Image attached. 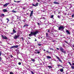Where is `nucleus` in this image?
<instances>
[{"label":"nucleus","mask_w":74,"mask_h":74,"mask_svg":"<svg viewBox=\"0 0 74 74\" xmlns=\"http://www.w3.org/2000/svg\"><path fill=\"white\" fill-rule=\"evenodd\" d=\"M30 33H31L28 35L29 37H31L32 36H34L35 37H36V35H37V34L39 33V32L38 31H36L34 32H30Z\"/></svg>","instance_id":"f257e3e1"},{"label":"nucleus","mask_w":74,"mask_h":74,"mask_svg":"<svg viewBox=\"0 0 74 74\" xmlns=\"http://www.w3.org/2000/svg\"><path fill=\"white\" fill-rule=\"evenodd\" d=\"M64 27L63 26H61L58 27V29L59 30H64Z\"/></svg>","instance_id":"f03ea898"},{"label":"nucleus","mask_w":74,"mask_h":74,"mask_svg":"<svg viewBox=\"0 0 74 74\" xmlns=\"http://www.w3.org/2000/svg\"><path fill=\"white\" fill-rule=\"evenodd\" d=\"M1 37L3 40H8V38L5 36H4L3 35H1Z\"/></svg>","instance_id":"7ed1b4c3"},{"label":"nucleus","mask_w":74,"mask_h":74,"mask_svg":"<svg viewBox=\"0 0 74 74\" xmlns=\"http://www.w3.org/2000/svg\"><path fill=\"white\" fill-rule=\"evenodd\" d=\"M60 50L63 53H66V51H64V49H63V48H60Z\"/></svg>","instance_id":"20e7f679"},{"label":"nucleus","mask_w":74,"mask_h":74,"mask_svg":"<svg viewBox=\"0 0 74 74\" xmlns=\"http://www.w3.org/2000/svg\"><path fill=\"white\" fill-rule=\"evenodd\" d=\"M20 36V35H15L14 37V39H17V38H18Z\"/></svg>","instance_id":"39448f33"},{"label":"nucleus","mask_w":74,"mask_h":74,"mask_svg":"<svg viewBox=\"0 0 74 74\" xmlns=\"http://www.w3.org/2000/svg\"><path fill=\"white\" fill-rule=\"evenodd\" d=\"M38 3H37L36 4V5H34V4H32V6H34V7H37V6H38Z\"/></svg>","instance_id":"423d86ee"},{"label":"nucleus","mask_w":74,"mask_h":74,"mask_svg":"<svg viewBox=\"0 0 74 74\" xmlns=\"http://www.w3.org/2000/svg\"><path fill=\"white\" fill-rule=\"evenodd\" d=\"M33 14V11L32 10L30 14V17H31V16H32V15Z\"/></svg>","instance_id":"0eeeda50"},{"label":"nucleus","mask_w":74,"mask_h":74,"mask_svg":"<svg viewBox=\"0 0 74 74\" xmlns=\"http://www.w3.org/2000/svg\"><path fill=\"white\" fill-rule=\"evenodd\" d=\"M35 51L37 52H37H35V53H40V51H38V50H37V49L35 50Z\"/></svg>","instance_id":"6e6552de"},{"label":"nucleus","mask_w":74,"mask_h":74,"mask_svg":"<svg viewBox=\"0 0 74 74\" xmlns=\"http://www.w3.org/2000/svg\"><path fill=\"white\" fill-rule=\"evenodd\" d=\"M66 32L67 34H70V32H69L68 30H66Z\"/></svg>","instance_id":"1a4fd4ad"},{"label":"nucleus","mask_w":74,"mask_h":74,"mask_svg":"<svg viewBox=\"0 0 74 74\" xmlns=\"http://www.w3.org/2000/svg\"><path fill=\"white\" fill-rule=\"evenodd\" d=\"M31 60L32 62H35V61H36V60L33 58H32Z\"/></svg>","instance_id":"9d476101"},{"label":"nucleus","mask_w":74,"mask_h":74,"mask_svg":"<svg viewBox=\"0 0 74 74\" xmlns=\"http://www.w3.org/2000/svg\"><path fill=\"white\" fill-rule=\"evenodd\" d=\"M3 11L4 12H7V11H8V10H7L5 9H4L3 10Z\"/></svg>","instance_id":"9b49d317"},{"label":"nucleus","mask_w":74,"mask_h":74,"mask_svg":"<svg viewBox=\"0 0 74 74\" xmlns=\"http://www.w3.org/2000/svg\"><path fill=\"white\" fill-rule=\"evenodd\" d=\"M16 51L17 52V55L18 54H19V53H20V52H19V50H17Z\"/></svg>","instance_id":"f8f14e48"},{"label":"nucleus","mask_w":74,"mask_h":74,"mask_svg":"<svg viewBox=\"0 0 74 74\" xmlns=\"http://www.w3.org/2000/svg\"><path fill=\"white\" fill-rule=\"evenodd\" d=\"M54 4H59V3H58L56 1L54 2Z\"/></svg>","instance_id":"ddd939ff"},{"label":"nucleus","mask_w":74,"mask_h":74,"mask_svg":"<svg viewBox=\"0 0 74 74\" xmlns=\"http://www.w3.org/2000/svg\"><path fill=\"white\" fill-rule=\"evenodd\" d=\"M46 57L48 59H51V57L49 56H47Z\"/></svg>","instance_id":"4468645a"},{"label":"nucleus","mask_w":74,"mask_h":74,"mask_svg":"<svg viewBox=\"0 0 74 74\" xmlns=\"http://www.w3.org/2000/svg\"><path fill=\"white\" fill-rule=\"evenodd\" d=\"M13 32L14 33H16V31L15 30V29H13Z\"/></svg>","instance_id":"2eb2a0df"},{"label":"nucleus","mask_w":74,"mask_h":74,"mask_svg":"<svg viewBox=\"0 0 74 74\" xmlns=\"http://www.w3.org/2000/svg\"><path fill=\"white\" fill-rule=\"evenodd\" d=\"M27 26H29V25L25 24L24 25L23 27H27Z\"/></svg>","instance_id":"dca6fc26"},{"label":"nucleus","mask_w":74,"mask_h":74,"mask_svg":"<svg viewBox=\"0 0 74 74\" xmlns=\"http://www.w3.org/2000/svg\"><path fill=\"white\" fill-rule=\"evenodd\" d=\"M64 71L63 69H60V72H63Z\"/></svg>","instance_id":"f3484780"},{"label":"nucleus","mask_w":74,"mask_h":74,"mask_svg":"<svg viewBox=\"0 0 74 74\" xmlns=\"http://www.w3.org/2000/svg\"><path fill=\"white\" fill-rule=\"evenodd\" d=\"M18 46H20V45H16V46H14V48H17L18 47Z\"/></svg>","instance_id":"a211bd4d"},{"label":"nucleus","mask_w":74,"mask_h":74,"mask_svg":"<svg viewBox=\"0 0 74 74\" xmlns=\"http://www.w3.org/2000/svg\"><path fill=\"white\" fill-rule=\"evenodd\" d=\"M47 67H49V69H52V67L51 66H48Z\"/></svg>","instance_id":"6ab92c4d"},{"label":"nucleus","mask_w":74,"mask_h":74,"mask_svg":"<svg viewBox=\"0 0 74 74\" xmlns=\"http://www.w3.org/2000/svg\"><path fill=\"white\" fill-rule=\"evenodd\" d=\"M14 2H16V3H20L21 2V1H14Z\"/></svg>","instance_id":"aec40b11"},{"label":"nucleus","mask_w":74,"mask_h":74,"mask_svg":"<svg viewBox=\"0 0 74 74\" xmlns=\"http://www.w3.org/2000/svg\"><path fill=\"white\" fill-rule=\"evenodd\" d=\"M58 60H59V62H61V63H63V62H62V60H61V59H59Z\"/></svg>","instance_id":"412c9836"},{"label":"nucleus","mask_w":74,"mask_h":74,"mask_svg":"<svg viewBox=\"0 0 74 74\" xmlns=\"http://www.w3.org/2000/svg\"><path fill=\"white\" fill-rule=\"evenodd\" d=\"M15 48L14 46H12V47H10V49H12V48Z\"/></svg>","instance_id":"4be33fe9"},{"label":"nucleus","mask_w":74,"mask_h":74,"mask_svg":"<svg viewBox=\"0 0 74 74\" xmlns=\"http://www.w3.org/2000/svg\"><path fill=\"white\" fill-rule=\"evenodd\" d=\"M1 16H4V14H1Z\"/></svg>","instance_id":"5701e85b"},{"label":"nucleus","mask_w":74,"mask_h":74,"mask_svg":"<svg viewBox=\"0 0 74 74\" xmlns=\"http://www.w3.org/2000/svg\"><path fill=\"white\" fill-rule=\"evenodd\" d=\"M12 12H13L14 13H16V12L14 10H12Z\"/></svg>","instance_id":"b1692460"},{"label":"nucleus","mask_w":74,"mask_h":74,"mask_svg":"<svg viewBox=\"0 0 74 74\" xmlns=\"http://www.w3.org/2000/svg\"><path fill=\"white\" fill-rule=\"evenodd\" d=\"M57 66H61V67H63V66H62V65H61L60 64L57 65Z\"/></svg>","instance_id":"393cba45"},{"label":"nucleus","mask_w":74,"mask_h":74,"mask_svg":"<svg viewBox=\"0 0 74 74\" xmlns=\"http://www.w3.org/2000/svg\"><path fill=\"white\" fill-rule=\"evenodd\" d=\"M64 42H65V43H66V44H69V43L67 42V41L65 40L64 41Z\"/></svg>","instance_id":"a878e982"},{"label":"nucleus","mask_w":74,"mask_h":74,"mask_svg":"<svg viewBox=\"0 0 74 74\" xmlns=\"http://www.w3.org/2000/svg\"><path fill=\"white\" fill-rule=\"evenodd\" d=\"M6 20H8L7 22H9L10 21V20H9V19L8 18H6Z\"/></svg>","instance_id":"bb28decb"},{"label":"nucleus","mask_w":74,"mask_h":74,"mask_svg":"<svg viewBox=\"0 0 74 74\" xmlns=\"http://www.w3.org/2000/svg\"><path fill=\"white\" fill-rule=\"evenodd\" d=\"M71 69H73V70H74V66H71Z\"/></svg>","instance_id":"cd10ccee"},{"label":"nucleus","mask_w":74,"mask_h":74,"mask_svg":"<svg viewBox=\"0 0 74 74\" xmlns=\"http://www.w3.org/2000/svg\"><path fill=\"white\" fill-rule=\"evenodd\" d=\"M6 6H7L6 3H5V5H3V7H6Z\"/></svg>","instance_id":"c85d7f7f"},{"label":"nucleus","mask_w":74,"mask_h":74,"mask_svg":"<svg viewBox=\"0 0 74 74\" xmlns=\"http://www.w3.org/2000/svg\"><path fill=\"white\" fill-rule=\"evenodd\" d=\"M53 18V15H52L51 16V18Z\"/></svg>","instance_id":"c756f323"},{"label":"nucleus","mask_w":74,"mask_h":74,"mask_svg":"<svg viewBox=\"0 0 74 74\" xmlns=\"http://www.w3.org/2000/svg\"><path fill=\"white\" fill-rule=\"evenodd\" d=\"M56 58H57V59H58V60L60 59V58H59L58 57V56H56Z\"/></svg>","instance_id":"7c9ffc66"},{"label":"nucleus","mask_w":74,"mask_h":74,"mask_svg":"<svg viewBox=\"0 0 74 74\" xmlns=\"http://www.w3.org/2000/svg\"><path fill=\"white\" fill-rule=\"evenodd\" d=\"M50 50H51V51L52 50V51H54V50H53V49L52 48H50Z\"/></svg>","instance_id":"2f4dec72"},{"label":"nucleus","mask_w":74,"mask_h":74,"mask_svg":"<svg viewBox=\"0 0 74 74\" xmlns=\"http://www.w3.org/2000/svg\"><path fill=\"white\" fill-rule=\"evenodd\" d=\"M38 46H41V44L40 43H38Z\"/></svg>","instance_id":"473e14b6"},{"label":"nucleus","mask_w":74,"mask_h":74,"mask_svg":"<svg viewBox=\"0 0 74 74\" xmlns=\"http://www.w3.org/2000/svg\"><path fill=\"white\" fill-rule=\"evenodd\" d=\"M10 74H14V73H13V72H10Z\"/></svg>","instance_id":"72a5a7b5"},{"label":"nucleus","mask_w":74,"mask_h":74,"mask_svg":"<svg viewBox=\"0 0 74 74\" xmlns=\"http://www.w3.org/2000/svg\"><path fill=\"white\" fill-rule=\"evenodd\" d=\"M68 63L70 65V66H71L72 65H71V63H70V62H69Z\"/></svg>","instance_id":"f704fd0d"},{"label":"nucleus","mask_w":74,"mask_h":74,"mask_svg":"<svg viewBox=\"0 0 74 74\" xmlns=\"http://www.w3.org/2000/svg\"><path fill=\"white\" fill-rule=\"evenodd\" d=\"M7 5H8L9 4H10V3H6Z\"/></svg>","instance_id":"c9c22d12"},{"label":"nucleus","mask_w":74,"mask_h":74,"mask_svg":"<svg viewBox=\"0 0 74 74\" xmlns=\"http://www.w3.org/2000/svg\"><path fill=\"white\" fill-rule=\"evenodd\" d=\"M31 72L32 74H34V73L33 72V71H31Z\"/></svg>","instance_id":"e433bc0d"},{"label":"nucleus","mask_w":74,"mask_h":74,"mask_svg":"<svg viewBox=\"0 0 74 74\" xmlns=\"http://www.w3.org/2000/svg\"><path fill=\"white\" fill-rule=\"evenodd\" d=\"M18 64L19 65H21V63L19 62L18 63Z\"/></svg>","instance_id":"4c0bfd02"},{"label":"nucleus","mask_w":74,"mask_h":74,"mask_svg":"<svg viewBox=\"0 0 74 74\" xmlns=\"http://www.w3.org/2000/svg\"><path fill=\"white\" fill-rule=\"evenodd\" d=\"M10 57H11V58H13V56L12 55H10Z\"/></svg>","instance_id":"58836bf2"},{"label":"nucleus","mask_w":74,"mask_h":74,"mask_svg":"<svg viewBox=\"0 0 74 74\" xmlns=\"http://www.w3.org/2000/svg\"><path fill=\"white\" fill-rule=\"evenodd\" d=\"M48 53H50V52L48 51H46Z\"/></svg>","instance_id":"ea45409f"},{"label":"nucleus","mask_w":74,"mask_h":74,"mask_svg":"<svg viewBox=\"0 0 74 74\" xmlns=\"http://www.w3.org/2000/svg\"><path fill=\"white\" fill-rule=\"evenodd\" d=\"M1 55V51H0V56Z\"/></svg>","instance_id":"a19ab883"},{"label":"nucleus","mask_w":74,"mask_h":74,"mask_svg":"<svg viewBox=\"0 0 74 74\" xmlns=\"http://www.w3.org/2000/svg\"><path fill=\"white\" fill-rule=\"evenodd\" d=\"M72 18H74V14L72 15Z\"/></svg>","instance_id":"79ce46f5"},{"label":"nucleus","mask_w":74,"mask_h":74,"mask_svg":"<svg viewBox=\"0 0 74 74\" xmlns=\"http://www.w3.org/2000/svg\"><path fill=\"white\" fill-rule=\"evenodd\" d=\"M58 18H60V16H59V15H58Z\"/></svg>","instance_id":"37998d69"},{"label":"nucleus","mask_w":74,"mask_h":74,"mask_svg":"<svg viewBox=\"0 0 74 74\" xmlns=\"http://www.w3.org/2000/svg\"><path fill=\"white\" fill-rule=\"evenodd\" d=\"M37 23L38 24V25H40V23Z\"/></svg>","instance_id":"c03bdc74"},{"label":"nucleus","mask_w":74,"mask_h":74,"mask_svg":"<svg viewBox=\"0 0 74 74\" xmlns=\"http://www.w3.org/2000/svg\"><path fill=\"white\" fill-rule=\"evenodd\" d=\"M47 37H48V33H46V36Z\"/></svg>","instance_id":"a18cd8bd"},{"label":"nucleus","mask_w":74,"mask_h":74,"mask_svg":"<svg viewBox=\"0 0 74 74\" xmlns=\"http://www.w3.org/2000/svg\"><path fill=\"white\" fill-rule=\"evenodd\" d=\"M1 61V58L0 57V61Z\"/></svg>","instance_id":"49530a36"},{"label":"nucleus","mask_w":74,"mask_h":74,"mask_svg":"<svg viewBox=\"0 0 74 74\" xmlns=\"http://www.w3.org/2000/svg\"><path fill=\"white\" fill-rule=\"evenodd\" d=\"M56 49L57 50H59V48H57Z\"/></svg>","instance_id":"de8ad7c7"},{"label":"nucleus","mask_w":74,"mask_h":74,"mask_svg":"<svg viewBox=\"0 0 74 74\" xmlns=\"http://www.w3.org/2000/svg\"><path fill=\"white\" fill-rule=\"evenodd\" d=\"M11 34H14V33L13 32V33H11Z\"/></svg>","instance_id":"09e8293b"},{"label":"nucleus","mask_w":74,"mask_h":74,"mask_svg":"<svg viewBox=\"0 0 74 74\" xmlns=\"http://www.w3.org/2000/svg\"><path fill=\"white\" fill-rule=\"evenodd\" d=\"M21 38H22V40H23V37H22Z\"/></svg>","instance_id":"8fccbe9b"},{"label":"nucleus","mask_w":74,"mask_h":74,"mask_svg":"<svg viewBox=\"0 0 74 74\" xmlns=\"http://www.w3.org/2000/svg\"><path fill=\"white\" fill-rule=\"evenodd\" d=\"M65 46V45H63V47H64V46Z\"/></svg>","instance_id":"3c124183"},{"label":"nucleus","mask_w":74,"mask_h":74,"mask_svg":"<svg viewBox=\"0 0 74 74\" xmlns=\"http://www.w3.org/2000/svg\"><path fill=\"white\" fill-rule=\"evenodd\" d=\"M34 41L35 42L37 41V39H36Z\"/></svg>","instance_id":"603ef678"},{"label":"nucleus","mask_w":74,"mask_h":74,"mask_svg":"<svg viewBox=\"0 0 74 74\" xmlns=\"http://www.w3.org/2000/svg\"><path fill=\"white\" fill-rule=\"evenodd\" d=\"M28 39H31V38H30V37H28Z\"/></svg>","instance_id":"864d4df0"},{"label":"nucleus","mask_w":74,"mask_h":74,"mask_svg":"<svg viewBox=\"0 0 74 74\" xmlns=\"http://www.w3.org/2000/svg\"><path fill=\"white\" fill-rule=\"evenodd\" d=\"M47 32H48V33H49V30H48L47 31Z\"/></svg>","instance_id":"5fc2aeb1"},{"label":"nucleus","mask_w":74,"mask_h":74,"mask_svg":"<svg viewBox=\"0 0 74 74\" xmlns=\"http://www.w3.org/2000/svg\"><path fill=\"white\" fill-rule=\"evenodd\" d=\"M38 38L39 39H40V37H38Z\"/></svg>","instance_id":"6e6d98bb"},{"label":"nucleus","mask_w":74,"mask_h":74,"mask_svg":"<svg viewBox=\"0 0 74 74\" xmlns=\"http://www.w3.org/2000/svg\"><path fill=\"white\" fill-rule=\"evenodd\" d=\"M72 65H73L74 66V63H72Z\"/></svg>","instance_id":"4d7b16f0"},{"label":"nucleus","mask_w":74,"mask_h":74,"mask_svg":"<svg viewBox=\"0 0 74 74\" xmlns=\"http://www.w3.org/2000/svg\"><path fill=\"white\" fill-rule=\"evenodd\" d=\"M43 51H45V50L44 49V50H43Z\"/></svg>","instance_id":"13d9d810"},{"label":"nucleus","mask_w":74,"mask_h":74,"mask_svg":"<svg viewBox=\"0 0 74 74\" xmlns=\"http://www.w3.org/2000/svg\"><path fill=\"white\" fill-rule=\"evenodd\" d=\"M60 12H58V14H60Z\"/></svg>","instance_id":"bf43d9fd"},{"label":"nucleus","mask_w":74,"mask_h":74,"mask_svg":"<svg viewBox=\"0 0 74 74\" xmlns=\"http://www.w3.org/2000/svg\"><path fill=\"white\" fill-rule=\"evenodd\" d=\"M66 14H67L66 13H65V15H66Z\"/></svg>","instance_id":"052dcab7"},{"label":"nucleus","mask_w":74,"mask_h":74,"mask_svg":"<svg viewBox=\"0 0 74 74\" xmlns=\"http://www.w3.org/2000/svg\"><path fill=\"white\" fill-rule=\"evenodd\" d=\"M73 48H74V45H73Z\"/></svg>","instance_id":"680f3d73"},{"label":"nucleus","mask_w":74,"mask_h":74,"mask_svg":"<svg viewBox=\"0 0 74 74\" xmlns=\"http://www.w3.org/2000/svg\"><path fill=\"white\" fill-rule=\"evenodd\" d=\"M18 24H20V22H18Z\"/></svg>","instance_id":"e2e57ef3"},{"label":"nucleus","mask_w":74,"mask_h":74,"mask_svg":"<svg viewBox=\"0 0 74 74\" xmlns=\"http://www.w3.org/2000/svg\"><path fill=\"white\" fill-rule=\"evenodd\" d=\"M27 15H29V13H27Z\"/></svg>","instance_id":"0e129e2a"},{"label":"nucleus","mask_w":74,"mask_h":74,"mask_svg":"<svg viewBox=\"0 0 74 74\" xmlns=\"http://www.w3.org/2000/svg\"><path fill=\"white\" fill-rule=\"evenodd\" d=\"M73 50L74 51V49L73 48Z\"/></svg>","instance_id":"69168bd1"},{"label":"nucleus","mask_w":74,"mask_h":74,"mask_svg":"<svg viewBox=\"0 0 74 74\" xmlns=\"http://www.w3.org/2000/svg\"><path fill=\"white\" fill-rule=\"evenodd\" d=\"M12 23V22H11V23Z\"/></svg>","instance_id":"338daca9"},{"label":"nucleus","mask_w":74,"mask_h":74,"mask_svg":"<svg viewBox=\"0 0 74 74\" xmlns=\"http://www.w3.org/2000/svg\"><path fill=\"white\" fill-rule=\"evenodd\" d=\"M62 69H64V67H63Z\"/></svg>","instance_id":"774afa93"}]
</instances>
